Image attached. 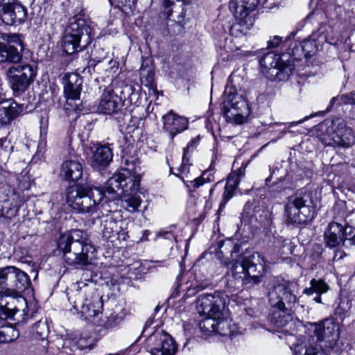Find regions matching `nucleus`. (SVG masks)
Instances as JSON below:
<instances>
[{
    "instance_id": "51",
    "label": "nucleus",
    "mask_w": 355,
    "mask_h": 355,
    "mask_svg": "<svg viewBox=\"0 0 355 355\" xmlns=\"http://www.w3.org/2000/svg\"><path fill=\"white\" fill-rule=\"evenodd\" d=\"M121 93L123 95L124 98L130 96L133 93V88L131 85H126Z\"/></svg>"
},
{
    "instance_id": "15",
    "label": "nucleus",
    "mask_w": 355,
    "mask_h": 355,
    "mask_svg": "<svg viewBox=\"0 0 355 355\" xmlns=\"http://www.w3.org/2000/svg\"><path fill=\"white\" fill-rule=\"evenodd\" d=\"M28 16L26 8L18 0H2L0 3V17L6 25L23 24Z\"/></svg>"
},
{
    "instance_id": "60",
    "label": "nucleus",
    "mask_w": 355,
    "mask_h": 355,
    "mask_svg": "<svg viewBox=\"0 0 355 355\" xmlns=\"http://www.w3.org/2000/svg\"><path fill=\"white\" fill-rule=\"evenodd\" d=\"M148 234H149V231L148 230H145L144 232V237H145V236L147 237ZM144 240H147V238H144Z\"/></svg>"
},
{
    "instance_id": "53",
    "label": "nucleus",
    "mask_w": 355,
    "mask_h": 355,
    "mask_svg": "<svg viewBox=\"0 0 355 355\" xmlns=\"http://www.w3.org/2000/svg\"><path fill=\"white\" fill-rule=\"evenodd\" d=\"M10 145V141H8L6 137L0 139V148L6 150Z\"/></svg>"
},
{
    "instance_id": "54",
    "label": "nucleus",
    "mask_w": 355,
    "mask_h": 355,
    "mask_svg": "<svg viewBox=\"0 0 355 355\" xmlns=\"http://www.w3.org/2000/svg\"><path fill=\"white\" fill-rule=\"evenodd\" d=\"M348 105H355V91L347 94Z\"/></svg>"
},
{
    "instance_id": "64",
    "label": "nucleus",
    "mask_w": 355,
    "mask_h": 355,
    "mask_svg": "<svg viewBox=\"0 0 355 355\" xmlns=\"http://www.w3.org/2000/svg\"><path fill=\"white\" fill-rule=\"evenodd\" d=\"M146 331V328L145 327L144 329L142 331V335L143 336L144 335Z\"/></svg>"
},
{
    "instance_id": "44",
    "label": "nucleus",
    "mask_w": 355,
    "mask_h": 355,
    "mask_svg": "<svg viewBox=\"0 0 355 355\" xmlns=\"http://www.w3.org/2000/svg\"><path fill=\"white\" fill-rule=\"evenodd\" d=\"M302 45L300 44H297V42H293L291 44V47L288 49V53L286 55L287 58L285 59L288 60V55L292 56L294 60H300L302 56H304V51H302Z\"/></svg>"
},
{
    "instance_id": "23",
    "label": "nucleus",
    "mask_w": 355,
    "mask_h": 355,
    "mask_svg": "<svg viewBox=\"0 0 355 355\" xmlns=\"http://www.w3.org/2000/svg\"><path fill=\"white\" fill-rule=\"evenodd\" d=\"M83 173L82 164L76 157L67 159L61 165L60 176L68 182H77Z\"/></svg>"
},
{
    "instance_id": "31",
    "label": "nucleus",
    "mask_w": 355,
    "mask_h": 355,
    "mask_svg": "<svg viewBox=\"0 0 355 355\" xmlns=\"http://www.w3.org/2000/svg\"><path fill=\"white\" fill-rule=\"evenodd\" d=\"M148 60L142 61L139 69L140 80L142 85L152 87L154 79V71L152 66L148 64Z\"/></svg>"
},
{
    "instance_id": "6",
    "label": "nucleus",
    "mask_w": 355,
    "mask_h": 355,
    "mask_svg": "<svg viewBox=\"0 0 355 355\" xmlns=\"http://www.w3.org/2000/svg\"><path fill=\"white\" fill-rule=\"evenodd\" d=\"M78 288L68 293L69 301L73 308L79 311L85 320L96 318L102 313L103 301L98 295H92L93 289L83 282H78Z\"/></svg>"
},
{
    "instance_id": "32",
    "label": "nucleus",
    "mask_w": 355,
    "mask_h": 355,
    "mask_svg": "<svg viewBox=\"0 0 355 355\" xmlns=\"http://www.w3.org/2000/svg\"><path fill=\"white\" fill-rule=\"evenodd\" d=\"M11 198H13V190L8 186H3L0 188V202H3L4 205H2V211L6 215L13 216L17 211V209H14L11 207H6L5 205L7 204Z\"/></svg>"
},
{
    "instance_id": "12",
    "label": "nucleus",
    "mask_w": 355,
    "mask_h": 355,
    "mask_svg": "<svg viewBox=\"0 0 355 355\" xmlns=\"http://www.w3.org/2000/svg\"><path fill=\"white\" fill-rule=\"evenodd\" d=\"M314 335L311 336L306 344L321 345L319 343L324 341L327 347L334 349L340 338L338 325L332 319H325L318 324L314 325Z\"/></svg>"
},
{
    "instance_id": "59",
    "label": "nucleus",
    "mask_w": 355,
    "mask_h": 355,
    "mask_svg": "<svg viewBox=\"0 0 355 355\" xmlns=\"http://www.w3.org/2000/svg\"><path fill=\"white\" fill-rule=\"evenodd\" d=\"M14 340V338H5L3 340H1L2 342H4V343H9V342H11Z\"/></svg>"
},
{
    "instance_id": "22",
    "label": "nucleus",
    "mask_w": 355,
    "mask_h": 355,
    "mask_svg": "<svg viewBox=\"0 0 355 355\" xmlns=\"http://www.w3.org/2000/svg\"><path fill=\"white\" fill-rule=\"evenodd\" d=\"M121 107V98L112 88L105 89L98 105V111L105 114H113L117 113Z\"/></svg>"
},
{
    "instance_id": "41",
    "label": "nucleus",
    "mask_w": 355,
    "mask_h": 355,
    "mask_svg": "<svg viewBox=\"0 0 355 355\" xmlns=\"http://www.w3.org/2000/svg\"><path fill=\"white\" fill-rule=\"evenodd\" d=\"M49 332L46 321L39 320L33 327V333L36 339L44 340Z\"/></svg>"
},
{
    "instance_id": "27",
    "label": "nucleus",
    "mask_w": 355,
    "mask_h": 355,
    "mask_svg": "<svg viewBox=\"0 0 355 355\" xmlns=\"http://www.w3.org/2000/svg\"><path fill=\"white\" fill-rule=\"evenodd\" d=\"M83 80L77 74L69 76L64 87V93L67 101L78 100Z\"/></svg>"
},
{
    "instance_id": "57",
    "label": "nucleus",
    "mask_w": 355,
    "mask_h": 355,
    "mask_svg": "<svg viewBox=\"0 0 355 355\" xmlns=\"http://www.w3.org/2000/svg\"><path fill=\"white\" fill-rule=\"evenodd\" d=\"M123 227H121V225H118V230H117V232H115V234L114 235H118L119 233H121L122 231H123V230H127V225H128V223L123 220Z\"/></svg>"
},
{
    "instance_id": "45",
    "label": "nucleus",
    "mask_w": 355,
    "mask_h": 355,
    "mask_svg": "<svg viewBox=\"0 0 355 355\" xmlns=\"http://www.w3.org/2000/svg\"><path fill=\"white\" fill-rule=\"evenodd\" d=\"M342 104L348 105L347 94L333 97L330 101L331 107L335 105H340Z\"/></svg>"
},
{
    "instance_id": "36",
    "label": "nucleus",
    "mask_w": 355,
    "mask_h": 355,
    "mask_svg": "<svg viewBox=\"0 0 355 355\" xmlns=\"http://www.w3.org/2000/svg\"><path fill=\"white\" fill-rule=\"evenodd\" d=\"M140 193L141 192H138L123 196V206L128 211L134 213L138 211V207L142 202V200L139 195Z\"/></svg>"
},
{
    "instance_id": "24",
    "label": "nucleus",
    "mask_w": 355,
    "mask_h": 355,
    "mask_svg": "<svg viewBox=\"0 0 355 355\" xmlns=\"http://www.w3.org/2000/svg\"><path fill=\"white\" fill-rule=\"evenodd\" d=\"M95 150L93 151L92 157V166L94 167L107 166L113 159L112 149L110 144L100 145L96 144L94 146Z\"/></svg>"
},
{
    "instance_id": "63",
    "label": "nucleus",
    "mask_w": 355,
    "mask_h": 355,
    "mask_svg": "<svg viewBox=\"0 0 355 355\" xmlns=\"http://www.w3.org/2000/svg\"><path fill=\"white\" fill-rule=\"evenodd\" d=\"M270 179H271V177H268L266 179V184H268V182H269L270 181Z\"/></svg>"
},
{
    "instance_id": "13",
    "label": "nucleus",
    "mask_w": 355,
    "mask_h": 355,
    "mask_svg": "<svg viewBox=\"0 0 355 355\" xmlns=\"http://www.w3.org/2000/svg\"><path fill=\"white\" fill-rule=\"evenodd\" d=\"M147 349L151 355H175L177 345L167 332L157 329L148 336Z\"/></svg>"
},
{
    "instance_id": "3",
    "label": "nucleus",
    "mask_w": 355,
    "mask_h": 355,
    "mask_svg": "<svg viewBox=\"0 0 355 355\" xmlns=\"http://www.w3.org/2000/svg\"><path fill=\"white\" fill-rule=\"evenodd\" d=\"M121 172L112 176L105 184L104 189L108 194L130 195L138 193L140 186V167L134 157H123Z\"/></svg>"
},
{
    "instance_id": "33",
    "label": "nucleus",
    "mask_w": 355,
    "mask_h": 355,
    "mask_svg": "<svg viewBox=\"0 0 355 355\" xmlns=\"http://www.w3.org/2000/svg\"><path fill=\"white\" fill-rule=\"evenodd\" d=\"M294 355H325L322 345H313L305 343L304 345L295 346Z\"/></svg>"
},
{
    "instance_id": "30",
    "label": "nucleus",
    "mask_w": 355,
    "mask_h": 355,
    "mask_svg": "<svg viewBox=\"0 0 355 355\" xmlns=\"http://www.w3.org/2000/svg\"><path fill=\"white\" fill-rule=\"evenodd\" d=\"M236 19L238 22L230 26V34L234 37H238L244 35L246 31L250 29L253 24L254 19L248 17Z\"/></svg>"
},
{
    "instance_id": "14",
    "label": "nucleus",
    "mask_w": 355,
    "mask_h": 355,
    "mask_svg": "<svg viewBox=\"0 0 355 355\" xmlns=\"http://www.w3.org/2000/svg\"><path fill=\"white\" fill-rule=\"evenodd\" d=\"M225 306L224 295L219 292L213 294L202 293L196 300V308L200 315L220 317Z\"/></svg>"
},
{
    "instance_id": "16",
    "label": "nucleus",
    "mask_w": 355,
    "mask_h": 355,
    "mask_svg": "<svg viewBox=\"0 0 355 355\" xmlns=\"http://www.w3.org/2000/svg\"><path fill=\"white\" fill-rule=\"evenodd\" d=\"M13 42L21 46V41L17 34H0V62L18 63L21 60V54L17 48L10 43Z\"/></svg>"
},
{
    "instance_id": "18",
    "label": "nucleus",
    "mask_w": 355,
    "mask_h": 355,
    "mask_svg": "<svg viewBox=\"0 0 355 355\" xmlns=\"http://www.w3.org/2000/svg\"><path fill=\"white\" fill-rule=\"evenodd\" d=\"M223 114L227 117L235 116L239 123L243 121L244 115L248 114L249 107L241 95L234 94L228 96L223 107Z\"/></svg>"
},
{
    "instance_id": "25",
    "label": "nucleus",
    "mask_w": 355,
    "mask_h": 355,
    "mask_svg": "<svg viewBox=\"0 0 355 355\" xmlns=\"http://www.w3.org/2000/svg\"><path fill=\"white\" fill-rule=\"evenodd\" d=\"M324 243L327 247L334 248L338 247L343 240V226L338 223L332 222L329 224L324 234Z\"/></svg>"
},
{
    "instance_id": "58",
    "label": "nucleus",
    "mask_w": 355,
    "mask_h": 355,
    "mask_svg": "<svg viewBox=\"0 0 355 355\" xmlns=\"http://www.w3.org/2000/svg\"><path fill=\"white\" fill-rule=\"evenodd\" d=\"M8 304H6L4 306L1 304L2 307H4L6 311H8L7 313H5L6 317L10 316L12 314V309L7 306Z\"/></svg>"
},
{
    "instance_id": "55",
    "label": "nucleus",
    "mask_w": 355,
    "mask_h": 355,
    "mask_svg": "<svg viewBox=\"0 0 355 355\" xmlns=\"http://www.w3.org/2000/svg\"><path fill=\"white\" fill-rule=\"evenodd\" d=\"M117 237L119 239L123 241L126 240L129 237L128 231H126V230H123V231L117 235Z\"/></svg>"
},
{
    "instance_id": "61",
    "label": "nucleus",
    "mask_w": 355,
    "mask_h": 355,
    "mask_svg": "<svg viewBox=\"0 0 355 355\" xmlns=\"http://www.w3.org/2000/svg\"><path fill=\"white\" fill-rule=\"evenodd\" d=\"M295 35V33H292L286 40V42H287L288 40H290L291 37H293Z\"/></svg>"
},
{
    "instance_id": "8",
    "label": "nucleus",
    "mask_w": 355,
    "mask_h": 355,
    "mask_svg": "<svg viewBox=\"0 0 355 355\" xmlns=\"http://www.w3.org/2000/svg\"><path fill=\"white\" fill-rule=\"evenodd\" d=\"M92 41L90 28L85 20L78 19L71 23L62 39L63 51L71 55L86 48Z\"/></svg>"
},
{
    "instance_id": "9",
    "label": "nucleus",
    "mask_w": 355,
    "mask_h": 355,
    "mask_svg": "<svg viewBox=\"0 0 355 355\" xmlns=\"http://www.w3.org/2000/svg\"><path fill=\"white\" fill-rule=\"evenodd\" d=\"M287 57L286 53L279 55L268 52L260 59L259 64L264 69L263 72L270 80L285 81L288 79L294 69V65L289 60L285 59Z\"/></svg>"
},
{
    "instance_id": "42",
    "label": "nucleus",
    "mask_w": 355,
    "mask_h": 355,
    "mask_svg": "<svg viewBox=\"0 0 355 355\" xmlns=\"http://www.w3.org/2000/svg\"><path fill=\"white\" fill-rule=\"evenodd\" d=\"M284 240L282 238L275 239L273 243V248L268 249L267 253L268 256L271 255L270 261L275 262L278 257L282 254V250L284 246Z\"/></svg>"
},
{
    "instance_id": "35",
    "label": "nucleus",
    "mask_w": 355,
    "mask_h": 355,
    "mask_svg": "<svg viewBox=\"0 0 355 355\" xmlns=\"http://www.w3.org/2000/svg\"><path fill=\"white\" fill-rule=\"evenodd\" d=\"M239 175H242L241 169L237 174L231 175L228 178L223 193V198L226 200H230L232 197L234 189L238 187L241 181Z\"/></svg>"
},
{
    "instance_id": "40",
    "label": "nucleus",
    "mask_w": 355,
    "mask_h": 355,
    "mask_svg": "<svg viewBox=\"0 0 355 355\" xmlns=\"http://www.w3.org/2000/svg\"><path fill=\"white\" fill-rule=\"evenodd\" d=\"M220 317L207 316L202 319L198 324L200 331L207 335L214 333L216 320Z\"/></svg>"
},
{
    "instance_id": "49",
    "label": "nucleus",
    "mask_w": 355,
    "mask_h": 355,
    "mask_svg": "<svg viewBox=\"0 0 355 355\" xmlns=\"http://www.w3.org/2000/svg\"><path fill=\"white\" fill-rule=\"evenodd\" d=\"M198 138L193 139L187 144V147L184 148V153L188 154L190 150H193L195 148L196 143L198 141Z\"/></svg>"
},
{
    "instance_id": "26",
    "label": "nucleus",
    "mask_w": 355,
    "mask_h": 355,
    "mask_svg": "<svg viewBox=\"0 0 355 355\" xmlns=\"http://www.w3.org/2000/svg\"><path fill=\"white\" fill-rule=\"evenodd\" d=\"M22 111L21 106L16 102L8 101L0 103V127L6 125L15 119Z\"/></svg>"
},
{
    "instance_id": "46",
    "label": "nucleus",
    "mask_w": 355,
    "mask_h": 355,
    "mask_svg": "<svg viewBox=\"0 0 355 355\" xmlns=\"http://www.w3.org/2000/svg\"><path fill=\"white\" fill-rule=\"evenodd\" d=\"M191 164L189 163V158L187 157V154L184 153L182 157V162L181 166L179 168V171L181 173H187L189 172L188 168Z\"/></svg>"
},
{
    "instance_id": "19",
    "label": "nucleus",
    "mask_w": 355,
    "mask_h": 355,
    "mask_svg": "<svg viewBox=\"0 0 355 355\" xmlns=\"http://www.w3.org/2000/svg\"><path fill=\"white\" fill-rule=\"evenodd\" d=\"M268 1H271L269 6H266L268 8L275 4L274 0H230L229 8L236 19L252 18L250 13L259 4L264 6Z\"/></svg>"
},
{
    "instance_id": "21",
    "label": "nucleus",
    "mask_w": 355,
    "mask_h": 355,
    "mask_svg": "<svg viewBox=\"0 0 355 355\" xmlns=\"http://www.w3.org/2000/svg\"><path fill=\"white\" fill-rule=\"evenodd\" d=\"M163 129L168 132L173 140L175 135L185 130L188 128L187 118L175 114L173 111L168 112L162 116Z\"/></svg>"
},
{
    "instance_id": "28",
    "label": "nucleus",
    "mask_w": 355,
    "mask_h": 355,
    "mask_svg": "<svg viewBox=\"0 0 355 355\" xmlns=\"http://www.w3.org/2000/svg\"><path fill=\"white\" fill-rule=\"evenodd\" d=\"M329 289V286L323 280L313 279L310 282V287L306 288L303 293L307 295H312L315 293L316 295L313 297V300L318 303H321L320 295L327 292Z\"/></svg>"
},
{
    "instance_id": "20",
    "label": "nucleus",
    "mask_w": 355,
    "mask_h": 355,
    "mask_svg": "<svg viewBox=\"0 0 355 355\" xmlns=\"http://www.w3.org/2000/svg\"><path fill=\"white\" fill-rule=\"evenodd\" d=\"M331 27L324 24L320 26L316 32L312 33L311 37L304 40L302 43V49L304 51V57L307 58L314 54L318 49L320 43L327 42L329 37V31Z\"/></svg>"
},
{
    "instance_id": "37",
    "label": "nucleus",
    "mask_w": 355,
    "mask_h": 355,
    "mask_svg": "<svg viewBox=\"0 0 355 355\" xmlns=\"http://www.w3.org/2000/svg\"><path fill=\"white\" fill-rule=\"evenodd\" d=\"M245 257L241 261H236L232 266V275L235 279L241 280L243 285L245 286V279H248L246 270Z\"/></svg>"
},
{
    "instance_id": "5",
    "label": "nucleus",
    "mask_w": 355,
    "mask_h": 355,
    "mask_svg": "<svg viewBox=\"0 0 355 355\" xmlns=\"http://www.w3.org/2000/svg\"><path fill=\"white\" fill-rule=\"evenodd\" d=\"M105 192L104 188L102 189L94 186L79 184L68 192L67 201L78 212L93 213L102 202Z\"/></svg>"
},
{
    "instance_id": "38",
    "label": "nucleus",
    "mask_w": 355,
    "mask_h": 355,
    "mask_svg": "<svg viewBox=\"0 0 355 355\" xmlns=\"http://www.w3.org/2000/svg\"><path fill=\"white\" fill-rule=\"evenodd\" d=\"M214 334L222 336H231L232 334V330L230 327V322L227 319H224L223 315L216 320Z\"/></svg>"
},
{
    "instance_id": "29",
    "label": "nucleus",
    "mask_w": 355,
    "mask_h": 355,
    "mask_svg": "<svg viewBox=\"0 0 355 355\" xmlns=\"http://www.w3.org/2000/svg\"><path fill=\"white\" fill-rule=\"evenodd\" d=\"M118 225L123 227V220H116L112 215H106L103 220H101V225L103 226L102 234L103 237L110 239L114 236L115 232H117Z\"/></svg>"
},
{
    "instance_id": "1",
    "label": "nucleus",
    "mask_w": 355,
    "mask_h": 355,
    "mask_svg": "<svg viewBox=\"0 0 355 355\" xmlns=\"http://www.w3.org/2000/svg\"><path fill=\"white\" fill-rule=\"evenodd\" d=\"M58 248L68 266L83 269L90 264L88 254L93 247L85 243V234L82 230H72L60 234Z\"/></svg>"
},
{
    "instance_id": "11",
    "label": "nucleus",
    "mask_w": 355,
    "mask_h": 355,
    "mask_svg": "<svg viewBox=\"0 0 355 355\" xmlns=\"http://www.w3.org/2000/svg\"><path fill=\"white\" fill-rule=\"evenodd\" d=\"M37 68L28 64L12 66L6 71L9 84L15 96L22 94L33 82Z\"/></svg>"
},
{
    "instance_id": "4",
    "label": "nucleus",
    "mask_w": 355,
    "mask_h": 355,
    "mask_svg": "<svg viewBox=\"0 0 355 355\" xmlns=\"http://www.w3.org/2000/svg\"><path fill=\"white\" fill-rule=\"evenodd\" d=\"M286 225L295 227L305 225L315 214L314 202L310 191H300L290 196L284 206Z\"/></svg>"
},
{
    "instance_id": "2",
    "label": "nucleus",
    "mask_w": 355,
    "mask_h": 355,
    "mask_svg": "<svg viewBox=\"0 0 355 355\" xmlns=\"http://www.w3.org/2000/svg\"><path fill=\"white\" fill-rule=\"evenodd\" d=\"M295 288V284L284 282L276 285L268 293L270 322L277 328L286 326L292 320L291 310L296 302L293 293Z\"/></svg>"
},
{
    "instance_id": "52",
    "label": "nucleus",
    "mask_w": 355,
    "mask_h": 355,
    "mask_svg": "<svg viewBox=\"0 0 355 355\" xmlns=\"http://www.w3.org/2000/svg\"><path fill=\"white\" fill-rule=\"evenodd\" d=\"M157 236H162L164 239H169V240L174 239L173 234L171 232H167V231L159 232H157Z\"/></svg>"
},
{
    "instance_id": "34",
    "label": "nucleus",
    "mask_w": 355,
    "mask_h": 355,
    "mask_svg": "<svg viewBox=\"0 0 355 355\" xmlns=\"http://www.w3.org/2000/svg\"><path fill=\"white\" fill-rule=\"evenodd\" d=\"M123 318L114 313L105 315L104 318H101L98 321H95L97 325L103 328L105 331H109L116 327L121 321Z\"/></svg>"
},
{
    "instance_id": "48",
    "label": "nucleus",
    "mask_w": 355,
    "mask_h": 355,
    "mask_svg": "<svg viewBox=\"0 0 355 355\" xmlns=\"http://www.w3.org/2000/svg\"><path fill=\"white\" fill-rule=\"evenodd\" d=\"M346 255L347 254L344 251L340 250H336L334 251V255L332 258V262L336 263L340 260L343 259Z\"/></svg>"
},
{
    "instance_id": "47",
    "label": "nucleus",
    "mask_w": 355,
    "mask_h": 355,
    "mask_svg": "<svg viewBox=\"0 0 355 355\" xmlns=\"http://www.w3.org/2000/svg\"><path fill=\"white\" fill-rule=\"evenodd\" d=\"M282 42V37L275 35L268 41V47L273 49L277 47Z\"/></svg>"
},
{
    "instance_id": "56",
    "label": "nucleus",
    "mask_w": 355,
    "mask_h": 355,
    "mask_svg": "<svg viewBox=\"0 0 355 355\" xmlns=\"http://www.w3.org/2000/svg\"><path fill=\"white\" fill-rule=\"evenodd\" d=\"M15 330L12 327H6L4 328L3 330L0 331V334L1 335V334L4 335V334H9L10 332H15Z\"/></svg>"
},
{
    "instance_id": "39",
    "label": "nucleus",
    "mask_w": 355,
    "mask_h": 355,
    "mask_svg": "<svg viewBox=\"0 0 355 355\" xmlns=\"http://www.w3.org/2000/svg\"><path fill=\"white\" fill-rule=\"evenodd\" d=\"M352 306V302L348 297H341L339 304L335 310V314L338 316L340 320H343Z\"/></svg>"
},
{
    "instance_id": "50",
    "label": "nucleus",
    "mask_w": 355,
    "mask_h": 355,
    "mask_svg": "<svg viewBox=\"0 0 355 355\" xmlns=\"http://www.w3.org/2000/svg\"><path fill=\"white\" fill-rule=\"evenodd\" d=\"M205 182V178L202 176L196 178L194 180L191 181L194 188H198Z\"/></svg>"
},
{
    "instance_id": "7",
    "label": "nucleus",
    "mask_w": 355,
    "mask_h": 355,
    "mask_svg": "<svg viewBox=\"0 0 355 355\" xmlns=\"http://www.w3.org/2000/svg\"><path fill=\"white\" fill-rule=\"evenodd\" d=\"M30 285L29 276L19 268L13 266L0 268V297H15Z\"/></svg>"
},
{
    "instance_id": "62",
    "label": "nucleus",
    "mask_w": 355,
    "mask_h": 355,
    "mask_svg": "<svg viewBox=\"0 0 355 355\" xmlns=\"http://www.w3.org/2000/svg\"><path fill=\"white\" fill-rule=\"evenodd\" d=\"M308 118H309V117H308V116H306V117H305L303 120H302V121H300L297 122V123H302L303 121H304L307 120V119H308Z\"/></svg>"
},
{
    "instance_id": "43",
    "label": "nucleus",
    "mask_w": 355,
    "mask_h": 355,
    "mask_svg": "<svg viewBox=\"0 0 355 355\" xmlns=\"http://www.w3.org/2000/svg\"><path fill=\"white\" fill-rule=\"evenodd\" d=\"M355 245V227H343V245L345 248H350Z\"/></svg>"
},
{
    "instance_id": "10",
    "label": "nucleus",
    "mask_w": 355,
    "mask_h": 355,
    "mask_svg": "<svg viewBox=\"0 0 355 355\" xmlns=\"http://www.w3.org/2000/svg\"><path fill=\"white\" fill-rule=\"evenodd\" d=\"M325 127V135L321 138L327 146L336 145L340 147H349L354 143V136L352 128L347 127L345 121L335 118L325 121L322 128Z\"/></svg>"
},
{
    "instance_id": "17",
    "label": "nucleus",
    "mask_w": 355,
    "mask_h": 355,
    "mask_svg": "<svg viewBox=\"0 0 355 355\" xmlns=\"http://www.w3.org/2000/svg\"><path fill=\"white\" fill-rule=\"evenodd\" d=\"M248 279H245V286L257 285L261 282V278L266 272V260L259 252H254L245 257Z\"/></svg>"
}]
</instances>
